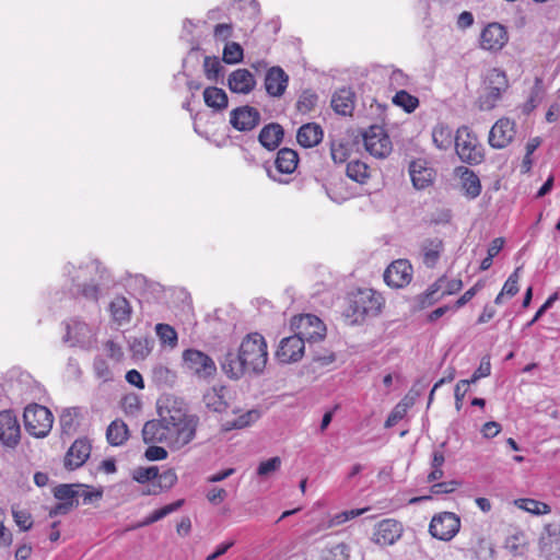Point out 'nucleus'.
Here are the masks:
<instances>
[{
  "instance_id": "nucleus-1",
  "label": "nucleus",
  "mask_w": 560,
  "mask_h": 560,
  "mask_svg": "<svg viewBox=\"0 0 560 560\" xmlns=\"http://www.w3.org/2000/svg\"><path fill=\"white\" fill-rule=\"evenodd\" d=\"M159 419L145 422L142 436L145 443H163L172 450H180L196 436L199 419L188 415L184 402L174 396L158 400Z\"/></svg>"
},
{
  "instance_id": "nucleus-2",
  "label": "nucleus",
  "mask_w": 560,
  "mask_h": 560,
  "mask_svg": "<svg viewBox=\"0 0 560 560\" xmlns=\"http://www.w3.org/2000/svg\"><path fill=\"white\" fill-rule=\"evenodd\" d=\"M62 273L71 282L69 290L74 298H83L94 303L98 302L103 287L109 280L107 269L96 259L78 267L67 262Z\"/></svg>"
},
{
  "instance_id": "nucleus-3",
  "label": "nucleus",
  "mask_w": 560,
  "mask_h": 560,
  "mask_svg": "<svg viewBox=\"0 0 560 560\" xmlns=\"http://www.w3.org/2000/svg\"><path fill=\"white\" fill-rule=\"evenodd\" d=\"M385 299L373 289H359L349 298L347 316L353 317V322L363 320L366 316H376L381 313Z\"/></svg>"
},
{
  "instance_id": "nucleus-4",
  "label": "nucleus",
  "mask_w": 560,
  "mask_h": 560,
  "mask_svg": "<svg viewBox=\"0 0 560 560\" xmlns=\"http://www.w3.org/2000/svg\"><path fill=\"white\" fill-rule=\"evenodd\" d=\"M240 348L248 373H262L268 361L267 342L264 336L258 332L248 334L242 340Z\"/></svg>"
},
{
  "instance_id": "nucleus-5",
  "label": "nucleus",
  "mask_w": 560,
  "mask_h": 560,
  "mask_svg": "<svg viewBox=\"0 0 560 560\" xmlns=\"http://www.w3.org/2000/svg\"><path fill=\"white\" fill-rule=\"evenodd\" d=\"M508 89L506 73L498 68L490 69L483 80V93L479 98L480 108L483 110L494 108Z\"/></svg>"
},
{
  "instance_id": "nucleus-6",
  "label": "nucleus",
  "mask_w": 560,
  "mask_h": 560,
  "mask_svg": "<svg viewBox=\"0 0 560 560\" xmlns=\"http://www.w3.org/2000/svg\"><path fill=\"white\" fill-rule=\"evenodd\" d=\"M455 149L460 161L469 165L480 164L485 159L482 145L466 126L457 129Z\"/></svg>"
},
{
  "instance_id": "nucleus-7",
  "label": "nucleus",
  "mask_w": 560,
  "mask_h": 560,
  "mask_svg": "<svg viewBox=\"0 0 560 560\" xmlns=\"http://www.w3.org/2000/svg\"><path fill=\"white\" fill-rule=\"evenodd\" d=\"M23 418L26 431L36 438L46 436L52 428V413L44 406L37 404L27 406Z\"/></svg>"
},
{
  "instance_id": "nucleus-8",
  "label": "nucleus",
  "mask_w": 560,
  "mask_h": 560,
  "mask_svg": "<svg viewBox=\"0 0 560 560\" xmlns=\"http://www.w3.org/2000/svg\"><path fill=\"white\" fill-rule=\"evenodd\" d=\"M184 368L201 380L212 378L217 373V365L212 358L197 349H187L183 352Z\"/></svg>"
},
{
  "instance_id": "nucleus-9",
  "label": "nucleus",
  "mask_w": 560,
  "mask_h": 560,
  "mask_svg": "<svg viewBox=\"0 0 560 560\" xmlns=\"http://www.w3.org/2000/svg\"><path fill=\"white\" fill-rule=\"evenodd\" d=\"M66 334L62 341L70 347L89 349L92 347L95 338L94 331L85 322L73 317L63 323Z\"/></svg>"
},
{
  "instance_id": "nucleus-10",
  "label": "nucleus",
  "mask_w": 560,
  "mask_h": 560,
  "mask_svg": "<svg viewBox=\"0 0 560 560\" xmlns=\"http://www.w3.org/2000/svg\"><path fill=\"white\" fill-rule=\"evenodd\" d=\"M460 529V518L453 512L435 514L429 525V533L442 541L452 540Z\"/></svg>"
},
{
  "instance_id": "nucleus-11",
  "label": "nucleus",
  "mask_w": 560,
  "mask_h": 560,
  "mask_svg": "<svg viewBox=\"0 0 560 560\" xmlns=\"http://www.w3.org/2000/svg\"><path fill=\"white\" fill-rule=\"evenodd\" d=\"M365 150L374 158L385 159L392 150V141L383 127L374 125L369 127L363 135Z\"/></svg>"
},
{
  "instance_id": "nucleus-12",
  "label": "nucleus",
  "mask_w": 560,
  "mask_h": 560,
  "mask_svg": "<svg viewBox=\"0 0 560 560\" xmlns=\"http://www.w3.org/2000/svg\"><path fill=\"white\" fill-rule=\"evenodd\" d=\"M291 328L296 331L305 341L312 343L324 339L326 327L315 315L304 314L293 317Z\"/></svg>"
},
{
  "instance_id": "nucleus-13",
  "label": "nucleus",
  "mask_w": 560,
  "mask_h": 560,
  "mask_svg": "<svg viewBox=\"0 0 560 560\" xmlns=\"http://www.w3.org/2000/svg\"><path fill=\"white\" fill-rule=\"evenodd\" d=\"M305 340L296 332L283 338L276 351V358L281 363H293L302 359L305 349Z\"/></svg>"
},
{
  "instance_id": "nucleus-14",
  "label": "nucleus",
  "mask_w": 560,
  "mask_h": 560,
  "mask_svg": "<svg viewBox=\"0 0 560 560\" xmlns=\"http://www.w3.org/2000/svg\"><path fill=\"white\" fill-rule=\"evenodd\" d=\"M242 350L238 347L228 348L220 357L219 363L223 373L231 380H240L248 373L245 362H243Z\"/></svg>"
},
{
  "instance_id": "nucleus-15",
  "label": "nucleus",
  "mask_w": 560,
  "mask_h": 560,
  "mask_svg": "<svg viewBox=\"0 0 560 560\" xmlns=\"http://www.w3.org/2000/svg\"><path fill=\"white\" fill-rule=\"evenodd\" d=\"M260 113L249 105L236 107L230 113V124L237 131H250L260 124Z\"/></svg>"
},
{
  "instance_id": "nucleus-16",
  "label": "nucleus",
  "mask_w": 560,
  "mask_h": 560,
  "mask_svg": "<svg viewBox=\"0 0 560 560\" xmlns=\"http://www.w3.org/2000/svg\"><path fill=\"white\" fill-rule=\"evenodd\" d=\"M412 279V266L406 259L393 261L384 272V281L392 288H404Z\"/></svg>"
},
{
  "instance_id": "nucleus-17",
  "label": "nucleus",
  "mask_w": 560,
  "mask_h": 560,
  "mask_svg": "<svg viewBox=\"0 0 560 560\" xmlns=\"http://www.w3.org/2000/svg\"><path fill=\"white\" fill-rule=\"evenodd\" d=\"M509 35L505 27L499 23L487 25L480 37L481 47L490 51L501 50L508 43Z\"/></svg>"
},
{
  "instance_id": "nucleus-18",
  "label": "nucleus",
  "mask_w": 560,
  "mask_h": 560,
  "mask_svg": "<svg viewBox=\"0 0 560 560\" xmlns=\"http://www.w3.org/2000/svg\"><path fill=\"white\" fill-rule=\"evenodd\" d=\"M20 423L12 411L0 412V441L8 447H14L20 441Z\"/></svg>"
},
{
  "instance_id": "nucleus-19",
  "label": "nucleus",
  "mask_w": 560,
  "mask_h": 560,
  "mask_svg": "<svg viewBox=\"0 0 560 560\" xmlns=\"http://www.w3.org/2000/svg\"><path fill=\"white\" fill-rule=\"evenodd\" d=\"M409 175L413 187L421 190L433 184L435 171L429 166L427 160L418 159L409 164Z\"/></svg>"
},
{
  "instance_id": "nucleus-20",
  "label": "nucleus",
  "mask_w": 560,
  "mask_h": 560,
  "mask_svg": "<svg viewBox=\"0 0 560 560\" xmlns=\"http://www.w3.org/2000/svg\"><path fill=\"white\" fill-rule=\"evenodd\" d=\"M515 125L508 118L499 119L489 132V144L494 149L505 148L515 136Z\"/></svg>"
},
{
  "instance_id": "nucleus-21",
  "label": "nucleus",
  "mask_w": 560,
  "mask_h": 560,
  "mask_svg": "<svg viewBox=\"0 0 560 560\" xmlns=\"http://www.w3.org/2000/svg\"><path fill=\"white\" fill-rule=\"evenodd\" d=\"M289 83V75L279 66L268 69L265 75V89L269 96L281 97Z\"/></svg>"
},
{
  "instance_id": "nucleus-22",
  "label": "nucleus",
  "mask_w": 560,
  "mask_h": 560,
  "mask_svg": "<svg viewBox=\"0 0 560 560\" xmlns=\"http://www.w3.org/2000/svg\"><path fill=\"white\" fill-rule=\"evenodd\" d=\"M91 454V444L86 439L75 440L69 448L65 465L69 469H75L82 466Z\"/></svg>"
},
{
  "instance_id": "nucleus-23",
  "label": "nucleus",
  "mask_w": 560,
  "mask_h": 560,
  "mask_svg": "<svg viewBox=\"0 0 560 560\" xmlns=\"http://www.w3.org/2000/svg\"><path fill=\"white\" fill-rule=\"evenodd\" d=\"M228 86L233 93L248 94L256 86V80L247 69L234 70L228 79Z\"/></svg>"
},
{
  "instance_id": "nucleus-24",
  "label": "nucleus",
  "mask_w": 560,
  "mask_h": 560,
  "mask_svg": "<svg viewBox=\"0 0 560 560\" xmlns=\"http://www.w3.org/2000/svg\"><path fill=\"white\" fill-rule=\"evenodd\" d=\"M108 311L113 322L119 326L128 324L131 319L132 307L122 295H117L110 301Z\"/></svg>"
},
{
  "instance_id": "nucleus-25",
  "label": "nucleus",
  "mask_w": 560,
  "mask_h": 560,
  "mask_svg": "<svg viewBox=\"0 0 560 560\" xmlns=\"http://www.w3.org/2000/svg\"><path fill=\"white\" fill-rule=\"evenodd\" d=\"M402 533L401 524L395 520H383L377 524L376 537L377 541L384 545H393L397 541Z\"/></svg>"
},
{
  "instance_id": "nucleus-26",
  "label": "nucleus",
  "mask_w": 560,
  "mask_h": 560,
  "mask_svg": "<svg viewBox=\"0 0 560 560\" xmlns=\"http://www.w3.org/2000/svg\"><path fill=\"white\" fill-rule=\"evenodd\" d=\"M422 261L428 268H433L444 249L443 241L439 237L425 238L421 243Z\"/></svg>"
},
{
  "instance_id": "nucleus-27",
  "label": "nucleus",
  "mask_w": 560,
  "mask_h": 560,
  "mask_svg": "<svg viewBox=\"0 0 560 560\" xmlns=\"http://www.w3.org/2000/svg\"><path fill=\"white\" fill-rule=\"evenodd\" d=\"M354 93L347 88L336 91L331 97V107L339 115H351L354 108Z\"/></svg>"
},
{
  "instance_id": "nucleus-28",
  "label": "nucleus",
  "mask_w": 560,
  "mask_h": 560,
  "mask_svg": "<svg viewBox=\"0 0 560 560\" xmlns=\"http://www.w3.org/2000/svg\"><path fill=\"white\" fill-rule=\"evenodd\" d=\"M283 128L276 122L266 125L259 132L258 141L267 150H275L283 138Z\"/></svg>"
},
{
  "instance_id": "nucleus-29",
  "label": "nucleus",
  "mask_w": 560,
  "mask_h": 560,
  "mask_svg": "<svg viewBox=\"0 0 560 560\" xmlns=\"http://www.w3.org/2000/svg\"><path fill=\"white\" fill-rule=\"evenodd\" d=\"M298 142L304 148L317 145L323 139V130L316 124H305L298 130Z\"/></svg>"
},
{
  "instance_id": "nucleus-30",
  "label": "nucleus",
  "mask_w": 560,
  "mask_h": 560,
  "mask_svg": "<svg viewBox=\"0 0 560 560\" xmlns=\"http://www.w3.org/2000/svg\"><path fill=\"white\" fill-rule=\"evenodd\" d=\"M299 163L298 153L289 148H283L278 151L275 161L276 170L281 174H292Z\"/></svg>"
},
{
  "instance_id": "nucleus-31",
  "label": "nucleus",
  "mask_w": 560,
  "mask_h": 560,
  "mask_svg": "<svg viewBox=\"0 0 560 560\" xmlns=\"http://www.w3.org/2000/svg\"><path fill=\"white\" fill-rule=\"evenodd\" d=\"M457 173L460 176L463 189L466 196L476 198L481 191V185L478 176L467 167H458Z\"/></svg>"
},
{
  "instance_id": "nucleus-32",
  "label": "nucleus",
  "mask_w": 560,
  "mask_h": 560,
  "mask_svg": "<svg viewBox=\"0 0 560 560\" xmlns=\"http://www.w3.org/2000/svg\"><path fill=\"white\" fill-rule=\"evenodd\" d=\"M203 100L207 106L215 110H223L229 104V98L224 90L217 86L206 88L203 91Z\"/></svg>"
},
{
  "instance_id": "nucleus-33",
  "label": "nucleus",
  "mask_w": 560,
  "mask_h": 560,
  "mask_svg": "<svg viewBox=\"0 0 560 560\" xmlns=\"http://www.w3.org/2000/svg\"><path fill=\"white\" fill-rule=\"evenodd\" d=\"M259 418L260 411L257 409H250L232 420L224 421L223 429L225 431H231L234 429H244L250 425L252 423L256 422Z\"/></svg>"
},
{
  "instance_id": "nucleus-34",
  "label": "nucleus",
  "mask_w": 560,
  "mask_h": 560,
  "mask_svg": "<svg viewBox=\"0 0 560 560\" xmlns=\"http://www.w3.org/2000/svg\"><path fill=\"white\" fill-rule=\"evenodd\" d=\"M432 139L435 147L440 150H447L452 147L453 142L455 143L452 129L444 124H439L433 128Z\"/></svg>"
},
{
  "instance_id": "nucleus-35",
  "label": "nucleus",
  "mask_w": 560,
  "mask_h": 560,
  "mask_svg": "<svg viewBox=\"0 0 560 560\" xmlns=\"http://www.w3.org/2000/svg\"><path fill=\"white\" fill-rule=\"evenodd\" d=\"M106 438L110 445H121L128 439V428L121 420L113 421L106 431Z\"/></svg>"
},
{
  "instance_id": "nucleus-36",
  "label": "nucleus",
  "mask_w": 560,
  "mask_h": 560,
  "mask_svg": "<svg viewBox=\"0 0 560 560\" xmlns=\"http://www.w3.org/2000/svg\"><path fill=\"white\" fill-rule=\"evenodd\" d=\"M444 281L445 277L439 278L425 290V292L417 296V302L420 308H425L442 298L441 295L439 296L438 293L442 290Z\"/></svg>"
},
{
  "instance_id": "nucleus-37",
  "label": "nucleus",
  "mask_w": 560,
  "mask_h": 560,
  "mask_svg": "<svg viewBox=\"0 0 560 560\" xmlns=\"http://www.w3.org/2000/svg\"><path fill=\"white\" fill-rule=\"evenodd\" d=\"M223 71L224 67L222 66L218 57H205L203 72L209 81L218 83L220 79L223 77Z\"/></svg>"
},
{
  "instance_id": "nucleus-38",
  "label": "nucleus",
  "mask_w": 560,
  "mask_h": 560,
  "mask_svg": "<svg viewBox=\"0 0 560 560\" xmlns=\"http://www.w3.org/2000/svg\"><path fill=\"white\" fill-rule=\"evenodd\" d=\"M347 176L352 180L363 184L369 178V166L359 160H352L347 164Z\"/></svg>"
},
{
  "instance_id": "nucleus-39",
  "label": "nucleus",
  "mask_w": 560,
  "mask_h": 560,
  "mask_svg": "<svg viewBox=\"0 0 560 560\" xmlns=\"http://www.w3.org/2000/svg\"><path fill=\"white\" fill-rule=\"evenodd\" d=\"M514 504L533 515H544L550 513V506L544 502L534 499H517Z\"/></svg>"
},
{
  "instance_id": "nucleus-40",
  "label": "nucleus",
  "mask_w": 560,
  "mask_h": 560,
  "mask_svg": "<svg viewBox=\"0 0 560 560\" xmlns=\"http://www.w3.org/2000/svg\"><path fill=\"white\" fill-rule=\"evenodd\" d=\"M542 81L539 78L535 79V83L530 89L527 101L524 104V112L530 113L534 110L544 98Z\"/></svg>"
},
{
  "instance_id": "nucleus-41",
  "label": "nucleus",
  "mask_w": 560,
  "mask_h": 560,
  "mask_svg": "<svg viewBox=\"0 0 560 560\" xmlns=\"http://www.w3.org/2000/svg\"><path fill=\"white\" fill-rule=\"evenodd\" d=\"M222 390H218L215 388L210 389L203 397L206 406L215 411L223 412L225 411L228 404L224 400V396L221 393Z\"/></svg>"
},
{
  "instance_id": "nucleus-42",
  "label": "nucleus",
  "mask_w": 560,
  "mask_h": 560,
  "mask_svg": "<svg viewBox=\"0 0 560 560\" xmlns=\"http://www.w3.org/2000/svg\"><path fill=\"white\" fill-rule=\"evenodd\" d=\"M156 335L162 345L175 348L177 346V332L168 324H158L155 326Z\"/></svg>"
},
{
  "instance_id": "nucleus-43",
  "label": "nucleus",
  "mask_w": 560,
  "mask_h": 560,
  "mask_svg": "<svg viewBox=\"0 0 560 560\" xmlns=\"http://www.w3.org/2000/svg\"><path fill=\"white\" fill-rule=\"evenodd\" d=\"M393 103L404 108L407 113H412L419 106V100L405 90L396 92L393 97Z\"/></svg>"
},
{
  "instance_id": "nucleus-44",
  "label": "nucleus",
  "mask_w": 560,
  "mask_h": 560,
  "mask_svg": "<svg viewBox=\"0 0 560 560\" xmlns=\"http://www.w3.org/2000/svg\"><path fill=\"white\" fill-rule=\"evenodd\" d=\"M152 376L159 385H172L176 378L175 372L163 364H158L152 369Z\"/></svg>"
},
{
  "instance_id": "nucleus-45",
  "label": "nucleus",
  "mask_w": 560,
  "mask_h": 560,
  "mask_svg": "<svg viewBox=\"0 0 560 560\" xmlns=\"http://www.w3.org/2000/svg\"><path fill=\"white\" fill-rule=\"evenodd\" d=\"M243 48L238 43L231 42L224 46L223 61L229 65H235L243 60Z\"/></svg>"
},
{
  "instance_id": "nucleus-46",
  "label": "nucleus",
  "mask_w": 560,
  "mask_h": 560,
  "mask_svg": "<svg viewBox=\"0 0 560 560\" xmlns=\"http://www.w3.org/2000/svg\"><path fill=\"white\" fill-rule=\"evenodd\" d=\"M184 503V500H177L171 504H167L161 509H158L155 511H153L149 516L148 518L145 520L144 524L148 525V524H152L154 522H158L160 520H162L163 517H165L166 515L175 512L176 510H178Z\"/></svg>"
},
{
  "instance_id": "nucleus-47",
  "label": "nucleus",
  "mask_w": 560,
  "mask_h": 560,
  "mask_svg": "<svg viewBox=\"0 0 560 560\" xmlns=\"http://www.w3.org/2000/svg\"><path fill=\"white\" fill-rule=\"evenodd\" d=\"M409 407L410 402L405 400L398 402L388 415L385 421V428H392L396 425L407 415Z\"/></svg>"
},
{
  "instance_id": "nucleus-48",
  "label": "nucleus",
  "mask_w": 560,
  "mask_h": 560,
  "mask_svg": "<svg viewBox=\"0 0 560 560\" xmlns=\"http://www.w3.org/2000/svg\"><path fill=\"white\" fill-rule=\"evenodd\" d=\"M317 100L318 97L314 92L304 91L298 100L296 108L302 114L310 113L316 106Z\"/></svg>"
},
{
  "instance_id": "nucleus-49",
  "label": "nucleus",
  "mask_w": 560,
  "mask_h": 560,
  "mask_svg": "<svg viewBox=\"0 0 560 560\" xmlns=\"http://www.w3.org/2000/svg\"><path fill=\"white\" fill-rule=\"evenodd\" d=\"M78 495L75 500L80 502L82 500V504H91L94 501H97L102 498V490H91L88 486L77 485Z\"/></svg>"
},
{
  "instance_id": "nucleus-50",
  "label": "nucleus",
  "mask_w": 560,
  "mask_h": 560,
  "mask_svg": "<svg viewBox=\"0 0 560 560\" xmlns=\"http://www.w3.org/2000/svg\"><path fill=\"white\" fill-rule=\"evenodd\" d=\"M54 495L59 501H77V485H59L55 488Z\"/></svg>"
},
{
  "instance_id": "nucleus-51",
  "label": "nucleus",
  "mask_w": 560,
  "mask_h": 560,
  "mask_svg": "<svg viewBox=\"0 0 560 560\" xmlns=\"http://www.w3.org/2000/svg\"><path fill=\"white\" fill-rule=\"evenodd\" d=\"M12 516L15 524L20 527L21 530H28L33 525L32 515L26 510H20L18 508H12Z\"/></svg>"
},
{
  "instance_id": "nucleus-52",
  "label": "nucleus",
  "mask_w": 560,
  "mask_h": 560,
  "mask_svg": "<svg viewBox=\"0 0 560 560\" xmlns=\"http://www.w3.org/2000/svg\"><path fill=\"white\" fill-rule=\"evenodd\" d=\"M130 349L135 357L143 359L151 351L150 341L145 338H133L130 341Z\"/></svg>"
},
{
  "instance_id": "nucleus-53",
  "label": "nucleus",
  "mask_w": 560,
  "mask_h": 560,
  "mask_svg": "<svg viewBox=\"0 0 560 560\" xmlns=\"http://www.w3.org/2000/svg\"><path fill=\"white\" fill-rule=\"evenodd\" d=\"M281 466L280 457H271L267 460H264L259 464L257 468V475L260 477H268L275 471H277Z\"/></svg>"
},
{
  "instance_id": "nucleus-54",
  "label": "nucleus",
  "mask_w": 560,
  "mask_h": 560,
  "mask_svg": "<svg viewBox=\"0 0 560 560\" xmlns=\"http://www.w3.org/2000/svg\"><path fill=\"white\" fill-rule=\"evenodd\" d=\"M470 549L478 560H487L493 553L491 545L481 537L477 538V546H472Z\"/></svg>"
},
{
  "instance_id": "nucleus-55",
  "label": "nucleus",
  "mask_w": 560,
  "mask_h": 560,
  "mask_svg": "<svg viewBox=\"0 0 560 560\" xmlns=\"http://www.w3.org/2000/svg\"><path fill=\"white\" fill-rule=\"evenodd\" d=\"M522 267H517L505 281L502 292L509 296H514L518 292V280Z\"/></svg>"
},
{
  "instance_id": "nucleus-56",
  "label": "nucleus",
  "mask_w": 560,
  "mask_h": 560,
  "mask_svg": "<svg viewBox=\"0 0 560 560\" xmlns=\"http://www.w3.org/2000/svg\"><path fill=\"white\" fill-rule=\"evenodd\" d=\"M159 476V469L155 466L152 467H140L135 470L133 479L140 483H144L151 480L156 479Z\"/></svg>"
},
{
  "instance_id": "nucleus-57",
  "label": "nucleus",
  "mask_w": 560,
  "mask_h": 560,
  "mask_svg": "<svg viewBox=\"0 0 560 560\" xmlns=\"http://www.w3.org/2000/svg\"><path fill=\"white\" fill-rule=\"evenodd\" d=\"M78 416V409H66L60 415V425L65 432H70L74 427V420Z\"/></svg>"
},
{
  "instance_id": "nucleus-58",
  "label": "nucleus",
  "mask_w": 560,
  "mask_h": 560,
  "mask_svg": "<svg viewBox=\"0 0 560 560\" xmlns=\"http://www.w3.org/2000/svg\"><path fill=\"white\" fill-rule=\"evenodd\" d=\"M491 373V363L489 357H483L480 361L478 369L471 375V378L468 380L469 384H474L482 377L489 376Z\"/></svg>"
},
{
  "instance_id": "nucleus-59",
  "label": "nucleus",
  "mask_w": 560,
  "mask_h": 560,
  "mask_svg": "<svg viewBox=\"0 0 560 560\" xmlns=\"http://www.w3.org/2000/svg\"><path fill=\"white\" fill-rule=\"evenodd\" d=\"M389 84L393 89L405 88L409 84V77L401 70L395 69L389 75Z\"/></svg>"
},
{
  "instance_id": "nucleus-60",
  "label": "nucleus",
  "mask_w": 560,
  "mask_h": 560,
  "mask_svg": "<svg viewBox=\"0 0 560 560\" xmlns=\"http://www.w3.org/2000/svg\"><path fill=\"white\" fill-rule=\"evenodd\" d=\"M482 283L478 281L474 287H471L469 290H467L454 304L453 308L455 311L463 307L465 304H467L476 294L477 292L482 288Z\"/></svg>"
},
{
  "instance_id": "nucleus-61",
  "label": "nucleus",
  "mask_w": 560,
  "mask_h": 560,
  "mask_svg": "<svg viewBox=\"0 0 560 560\" xmlns=\"http://www.w3.org/2000/svg\"><path fill=\"white\" fill-rule=\"evenodd\" d=\"M79 505V501H60L50 511L49 516L65 515L68 514L72 509Z\"/></svg>"
},
{
  "instance_id": "nucleus-62",
  "label": "nucleus",
  "mask_w": 560,
  "mask_h": 560,
  "mask_svg": "<svg viewBox=\"0 0 560 560\" xmlns=\"http://www.w3.org/2000/svg\"><path fill=\"white\" fill-rule=\"evenodd\" d=\"M469 385H470L469 381H466V380H462L456 384L454 395H455V406H456L457 410H459L462 408V401L468 390Z\"/></svg>"
},
{
  "instance_id": "nucleus-63",
  "label": "nucleus",
  "mask_w": 560,
  "mask_h": 560,
  "mask_svg": "<svg viewBox=\"0 0 560 560\" xmlns=\"http://www.w3.org/2000/svg\"><path fill=\"white\" fill-rule=\"evenodd\" d=\"M160 489H170L176 481L177 476L174 470H166L162 475L158 476Z\"/></svg>"
},
{
  "instance_id": "nucleus-64",
  "label": "nucleus",
  "mask_w": 560,
  "mask_h": 560,
  "mask_svg": "<svg viewBox=\"0 0 560 560\" xmlns=\"http://www.w3.org/2000/svg\"><path fill=\"white\" fill-rule=\"evenodd\" d=\"M334 560H347L349 558V547L347 544L340 542L330 549Z\"/></svg>"
}]
</instances>
